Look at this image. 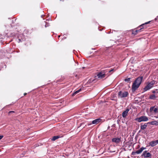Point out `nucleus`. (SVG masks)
I'll use <instances>...</instances> for the list:
<instances>
[{"label": "nucleus", "instance_id": "nucleus-17", "mask_svg": "<svg viewBox=\"0 0 158 158\" xmlns=\"http://www.w3.org/2000/svg\"><path fill=\"white\" fill-rule=\"evenodd\" d=\"M156 98V97L154 94L151 95L149 96V98L152 100H155Z\"/></svg>", "mask_w": 158, "mask_h": 158}, {"label": "nucleus", "instance_id": "nucleus-15", "mask_svg": "<svg viewBox=\"0 0 158 158\" xmlns=\"http://www.w3.org/2000/svg\"><path fill=\"white\" fill-rule=\"evenodd\" d=\"M147 152V151H144L143 154V156L145 157H149L151 156V154L149 152H148L145 154V153Z\"/></svg>", "mask_w": 158, "mask_h": 158}, {"label": "nucleus", "instance_id": "nucleus-2", "mask_svg": "<svg viewBox=\"0 0 158 158\" xmlns=\"http://www.w3.org/2000/svg\"><path fill=\"white\" fill-rule=\"evenodd\" d=\"M150 22V21H149L145 23L142 24L140 26L138 27V28L139 29L138 30H133L132 31V34L134 35H136L138 33V32L141 31V30L142 29L144 28V26H145L146 25L149 23Z\"/></svg>", "mask_w": 158, "mask_h": 158}, {"label": "nucleus", "instance_id": "nucleus-7", "mask_svg": "<svg viewBox=\"0 0 158 158\" xmlns=\"http://www.w3.org/2000/svg\"><path fill=\"white\" fill-rule=\"evenodd\" d=\"M149 111L152 113L156 114L158 112V108L155 106H151L150 108Z\"/></svg>", "mask_w": 158, "mask_h": 158}, {"label": "nucleus", "instance_id": "nucleus-28", "mask_svg": "<svg viewBox=\"0 0 158 158\" xmlns=\"http://www.w3.org/2000/svg\"><path fill=\"white\" fill-rule=\"evenodd\" d=\"M84 124V123H82L81 124V125H80V126H81L82 125H83Z\"/></svg>", "mask_w": 158, "mask_h": 158}, {"label": "nucleus", "instance_id": "nucleus-34", "mask_svg": "<svg viewBox=\"0 0 158 158\" xmlns=\"http://www.w3.org/2000/svg\"><path fill=\"white\" fill-rule=\"evenodd\" d=\"M110 74H109L108 75H110Z\"/></svg>", "mask_w": 158, "mask_h": 158}, {"label": "nucleus", "instance_id": "nucleus-19", "mask_svg": "<svg viewBox=\"0 0 158 158\" xmlns=\"http://www.w3.org/2000/svg\"><path fill=\"white\" fill-rule=\"evenodd\" d=\"M81 89H79L78 90L76 91H75L72 94V96H75L76 94H78V93H79V92H80V91H81Z\"/></svg>", "mask_w": 158, "mask_h": 158}, {"label": "nucleus", "instance_id": "nucleus-24", "mask_svg": "<svg viewBox=\"0 0 158 158\" xmlns=\"http://www.w3.org/2000/svg\"><path fill=\"white\" fill-rule=\"evenodd\" d=\"M116 126V125L115 124H114L112 126V127H115Z\"/></svg>", "mask_w": 158, "mask_h": 158}, {"label": "nucleus", "instance_id": "nucleus-20", "mask_svg": "<svg viewBox=\"0 0 158 158\" xmlns=\"http://www.w3.org/2000/svg\"><path fill=\"white\" fill-rule=\"evenodd\" d=\"M130 80H131V78H129L125 79L124 81H130Z\"/></svg>", "mask_w": 158, "mask_h": 158}, {"label": "nucleus", "instance_id": "nucleus-12", "mask_svg": "<svg viewBox=\"0 0 158 158\" xmlns=\"http://www.w3.org/2000/svg\"><path fill=\"white\" fill-rule=\"evenodd\" d=\"M148 123L151 125L158 126V120L150 122H148Z\"/></svg>", "mask_w": 158, "mask_h": 158}, {"label": "nucleus", "instance_id": "nucleus-23", "mask_svg": "<svg viewBox=\"0 0 158 158\" xmlns=\"http://www.w3.org/2000/svg\"><path fill=\"white\" fill-rule=\"evenodd\" d=\"M49 26V24H46L45 25V27H48Z\"/></svg>", "mask_w": 158, "mask_h": 158}, {"label": "nucleus", "instance_id": "nucleus-8", "mask_svg": "<svg viewBox=\"0 0 158 158\" xmlns=\"http://www.w3.org/2000/svg\"><path fill=\"white\" fill-rule=\"evenodd\" d=\"M148 124V123H144V124H141L140 125V129L138 133H140L142 131V130L145 129L146 128Z\"/></svg>", "mask_w": 158, "mask_h": 158}, {"label": "nucleus", "instance_id": "nucleus-6", "mask_svg": "<svg viewBox=\"0 0 158 158\" xmlns=\"http://www.w3.org/2000/svg\"><path fill=\"white\" fill-rule=\"evenodd\" d=\"M135 120L139 122H146L148 121V119L146 116H142L135 119Z\"/></svg>", "mask_w": 158, "mask_h": 158}, {"label": "nucleus", "instance_id": "nucleus-26", "mask_svg": "<svg viewBox=\"0 0 158 158\" xmlns=\"http://www.w3.org/2000/svg\"><path fill=\"white\" fill-rule=\"evenodd\" d=\"M156 144H158V139L156 140Z\"/></svg>", "mask_w": 158, "mask_h": 158}, {"label": "nucleus", "instance_id": "nucleus-9", "mask_svg": "<svg viewBox=\"0 0 158 158\" xmlns=\"http://www.w3.org/2000/svg\"><path fill=\"white\" fill-rule=\"evenodd\" d=\"M112 141L116 143H118L121 141V138L118 137L114 138L112 139Z\"/></svg>", "mask_w": 158, "mask_h": 158}, {"label": "nucleus", "instance_id": "nucleus-35", "mask_svg": "<svg viewBox=\"0 0 158 158\" xmlns=\"http://www.w3.org/2000/svg\"><path fill=\"white\" fill-rule=\"evenodd\" d=\"M156 118H158V117H156Z\"/></svg>", "mask_w": 158, "mask_h": 158}, {"label": "nucleus", "instance_id": "nucleus-3", "mask_svg": "<svg viewBox=\"0 0 158 158\" xmlns=\"http://www.w3.org/2000/svg\"><path fill=\"white\" fill-rule=\"evenodd\" d=\"M113 69H112L111 70H109L108 71L104 70L103 71H102V72L99 73L98 74L97 76L100 79H102L105 77L106 73L107 72H108L109 73H110V72L113 71Z\"/></svg>", "mask_w": 158, "mask_h": 158}, {"label": "nucleus", "instance_id": "nucleus-33", "mask_svg": "<svg viewBox=\"0 0 158 158\" xmlns=\"http://www.w3.org/2000/svg\"><path fill=\"white\" fill-rule=\"evenodd\" d=\"M142 133H144L143 132H143H142Z\"/></svg>", "mask_w": 158, "mask_h": 158}, {"label": "nucleus", "instance_id": "nucleus-4", "mask_svg": "<svg viewBox=\"0 0 158 158\" xmlns=\"http://www.w3.org/2000/svg\"><path fill=\"white\" fill-rule=\"evenodd\" d=\"M156 81H152L148 83L147 85L143 89L144 91H146L152 88L155 84Z\"/></svg>", "mask_w": 158, "mask_h": 158}, {"label": "nucleus", "instance_id": "nucleus-27", "mask_svg": "<svg viewBox=\"0 0 158 158\" xmlns=\"http://www.w3.org/2000/svg\"><path fill=\"white\" fill-rule=\"evenodd\" d=\"M14 111H10L9 112V113H14Z\"/></svg>", "mask_w": 158, "mask_h": 158}, {"label": "nucleus", "instance_id": "nucleus-31", "mask_svg": "<svg viewBox=\"0 0 158 158\" xmlns=\"http://www.w3.org/2000/svg\"><path fill=\"white\" fill-rule=\"evenodd\" d=\"M152 93H155V91H153L152 92Z\"/></svg>", "mask_w": 158, "mask_h": 158}, {"label": "nucleus", "instance_id": "nucleus-13", "mask_svg": "<svg viewBox=\"0 0 158 158\" xmlns=\"http://www.w3.org/2000/svg\"><path fill=\"white\" fill-rule=\"evenodd\" d=\"M146 149V148H144L143 147H142L141 148H140L138 150H137L136 151V154H139L140 153H141L142 152L144 149Z\"/></svg>", "mask_w": 158, "mask_h": 158}, {"label": "nucleus", "instance_id": "nucleus-5", "mask_svg": "<svg viewBox=\"0 0 158 158\" xmlns=\"http://www.w3.org/2000/svg\"><path fill=\"white\" fill-rule=\"evenodd\" d=\"M129 95L128 92L126 91H120L118 93L119 98H123L127 97Z\"/></svg>", "mask_w": 158, "mask_h": 158}, {"label": "nucleus", "instance_id": "nucleus-22", "mask_svg": "<svg viewBox=\"0 0 158 158\" xmlns=\"http://www.w3.org/2000/svg\"><path fill=\"white\" fill-rule=\"evenodd\" d=\"M15 35V34L14 33H12L11 34L10 36L11 37H13Z\"/></svg>", "mask_w": 158, "mask_h": 158}, {"label": "nucleus", "instance_id": "nucleus-21", "mask_svg": "<svg viewBox=\"0 0 158 158\" xmlns=\"http://www.w3.org/2000/svg\"><path fill=\"white\" fill-rule=\"evenodd\" d=\"M136 152H133L131 153V155H135L136 154Z\"/></svg>", "mask_w": 158, "mask_h": 158}, {"label": "nucleus", "instance_id": "nucleus-30", "mask_svg": "<svg viewBox=\"0 0 158 158\" xmlns=\"http://www.w3.org/2000/svg\"><path fill=\"white\" fill-rule=\"evenodd\" d=\"M26 94H27V93H24V95H26Z\"/></svg>", "mask_w": 158, "mask_h": 158}, {"label": "nucleus", "instance_id": "nucleus-16", "mask_svg": "<svg viewBox=\"0 0 158 158\" xmlns=\"http://www.w3.org/2000/svg\"><path fill=\"white\" fill-rule=\"evenodd\" d=\"M149 146L153 147L157 145L156 140L152 141L149 143Z\"/></svg>", "mask_w": 158, "mask_h": 158}, {"label": "nucleus", "instance_id": "nucleus-1", "mask_svg": "<svg viewBox=\"0 0 158 158\" xmlns=\"http://www.w3.org/2000/svg\"><path fill=\"white\" fill-rule=\"evenodd\" d=\"M143 77H137L133 83L131 90L132 92H134L139 87L141 83Z\"/></svg>", "mask_w": 158, "mask_h": 158}, {"label": "nucleus", "instance_id": "nucleus-25", "mask_svg": "<svg viewBox=\"0 0 158 158\" xmlns=\"http://www.w3.org/2000/svg\"><path fill=\"white\" fill-rule=\"evenodd\" d=\"M3 137V135H0V140H1Z\"/></svg>", "mask_w": 158, "mask_h": 158}, {"label": "nucleus", "instance_id": "nucleus-14", "mask_svg": "<svg viewBox=\"0 0 158 158\" xmlns=\"http://www.w3.org/2000/svg\"><path fill=\"white\" fill-rule=\"evenodd\" d=\"M146 149V148H144L143 147H142L141 148H140L138 150H137L136 151V154H139L140 153H141L142 152L144 149Z\"/></svg>", "mask_w": 158, "mask_h": 158}, {"label": "nucleus", "instance_id": "nucleus-18", "mask_svg": "<svg viewBox=\"0 0 158 158\" xmlns=\"http://www.w3.org/2000/svg\"><path fill=\"white\" fill-rule=\"evenodd\" d=\"M60 136L58 135L54 136L53 137H52L51 140L52 141H55L56 139L60 138Z\"/></svg>", "mask_w": 158, "mask_h": 158}, {"label": "nucleus", "instance_id": "nucleus-10", "mask_svg": "<svg viewBox=\"0 0 158 158\" xmlns=\"http://www.w3.org/2000/svg\"><path fill=\"white\" fill-rule=\"evenodd\" d=\"M101 121V119L100 118L96 119L95 120H94L92 121V123L88 124V125L89 126L92 124H97L98 123Z\"/></svg>", "mask_w": 158, "mask_h": 158}, {"label": "nucleus", "instance_id": "nucleus-11", "mask_svg": "<svg viewBox=\"0 0 158 158\" xmlns=\"http://www.w3.org/2000/svg\"><path fill=\"white\" fill-rule=\"evenodd\" d=\"M129 110L128 108L126 109L125 111H124L122 113V116L123 118H125L127 115V114Z\"/></svg>", "mask_w": 158, "mask_h": 158}, {"label": "nucleus", "instance_id": "nucleus-29", "mask_svg": "<svg viewBox=\"0 0 158 158\" xmlns=\"http://www.w3.org/2000/svg\"><path fill=\"white\" fill-rule=\"evenodd\" d=\"M18 40L19 41V42H20L21 41V40L20 39H19Z\"/></svg>", "mask_w": 158, "mask_h": 158}, {"label": "nucleus", "instance_id": "nucleus-32", "mask_svg": "<svg viewBox=\"0 0 158 158\" xmlns=\"http://www.w3.org/2000/svg\"><path fill=\"white\" fill-rule=\"evenodd\" d=\"M60 37V35H59L58 36V37Z\"/></svg>", "mask_w": 158, "mask_h": 158}]
</instances>
